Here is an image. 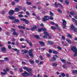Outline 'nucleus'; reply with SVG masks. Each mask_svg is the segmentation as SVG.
I'll return each instance as SVG.
<instances>
[{
    "label": "nucleus",
    "instance_id": "1",
    "mask_svg": "<svg viewBox=\"0 0 77 77\" xmlns=\"http://www.w3.org/2000/svg\"><path fill=\"white\" fill-rule=\"evenodd\" d=\"M42 29V30H43V31H44V33L45 35H44L43 36V38H47V37L50 38V36L49 35V34L46 31V29H45V28H41Z\"/></svg>",
    "mask_w": 77,
    "mask_h": 77
},
{
    "label": "nucleus",
    "instance_id": "2",
    "mask_svg": "<svg viewBox=\"0 0 77 77\" xmlns=\"http://www.w3.org/2000/svg\"><path fill=\"white\" fill-rule=\"evenodd\" d=\"M71 50L73 51L74 52L75 54H74V56L75 57V56H77V48L75 46H73L72 48H71Z\"/></svg>",
    "mask_w": 77,
    "mask_h": 77
},
{
    "label": "nucleus",
    "instance_id": "3",
    "mask_svg": "<svg viewBox=\"0 0 77 77\" xmlns=\"http://www.w3.org/2000/svg\"><path fill=\"white\" fill-rule=\"evenodd\" d=\"M22 75L24 77H25L27 75H30L31 76L32 75V73H30L29 74H28L27 72L25 71L24 73H22Z\"/></svg>",
    "mask_w": 77,
    "mask_h": 77
},
{
    "label": "nucleus",
    "instance_id": "4",
    "mask_svg": "<svg viewBox=\"0 0 77 77\" xmlns=\"http://www.w3.org/2000/svg\"><path fill=\"white\" fill-rule=\"evenodd\" d=\"M33 51L32 49H31L29 51V55L31 57H33V55L32 54V51Z\"/></svg>",
    "mask_w": 77,
    "mask_h": 77
},
{
    "label": "nucleus",
    "instance_id": "5",
    "mask_svg": "<svg viewBox=\"0 0 77 77\" xmlns=\"http://www.w3.org/2000/svg\"><path fill=\"white\" fill-rule=\"evenodd\" d=\"M12 31L13 32V35H15V36H17V35H18V34H19L18 33H17L16 32H15V31H16V29L12 28Z\"/></svg>",
    "mask_w": 77,
    "mask_h": 77
},
{
    "label": "nucleus",
    "instance_id": "6",
    "mask_svg": "<svg viewBox=\"0 0 77 77\" xmlns=\"http://www.w3.org/2000/svg\"><path fill=\"white\" fill-rule=\"evenodd\" d=\"M49 20V17L48 16H45L43 19V21H46Z\"/></svg>",
    "mask_w": 77,
    "mask_h": 77
},
{
    "label": "nucleus",
    "instance_id": "7",
    "mask_svg": "<svg viewBox=\"0 0 77 77\" xmlns=\"http://www.w3.org/2000/svg\"><path fill=\"white\" fill-rule=\"evenodd\" d=\"M75 28V26L73 24H72L71 26V30H73L74 31H77V30L76 29V30L75 31V29H74V28Z\"/></svg>",
    "mask_w": 77,
    "mask_h": 77
},
{
    "label": "nucleus",
    "instance_id": "8",
    "mask_svg": "<svg viewBox=\"0 0 77 77\" xmlns=\"http://www.w3.org/2000/svg\"><path fill=\"white\" fill-rule=\"evenodd\" d=\"M58 57V56H57V55H54V56L53 57L52 59L54 60H56L57 58Z\"/></svg>",
    "mask_w": 77,
    "mask_h": 77
},
{
    "label": "nucleus",
    "instance_id": "9",
    "mask_svg": "<svg viewBox=\"0 0 77 77\" xmlns=\"http://www.w3.org/2000/svg\"><path fill=\"white\" fill-rule=\"evenodd\" d=\"M9 18V19H10V20H15V17H14L12 16H10L8 17Z\"/></svg>",
    "mask_w": 77,
    "mask_h": 77
},
{
    "label": "nucleus",
    "instance_id": "10",
    "mask_svg": "<svg viewBox=\"0 0 77 77\" xmlns=\"http://www.w3.org/2000/svg\"><path fill=\"white\" fill-rule=\"evenodd\" d=\"M21 8V7H18V8H15L14 10V11L15 12H18L20 11V9Z\"/></svg>",
    "mask_w": 77,
    "mask_h": 77
},
{
    "label": "nucleus",
    "instance_id": "11",
    "mask_svg": "<svg viewBox=\"0 0 77 77\" xmlns=\"http://www.w3.org/2000/svg\"><path fill=\"white\" fill-rule=\"evenodd\" d=\"M14 14V10H11L9 11V14L10 15H13Z\"/></svg>",
    "mask_w": 77,
    "mask_h": 77
},
{
    "label": "nucleus",
    "instance_id": "12",
    "mask_svg": "<svg viewBox=\"0 0 77 77\" xmlns=\"http://www.w3.org/2000/svg\"><path fill=\"white\" fill-rule=\"evenodd\" d=\"M3 71L4 72V73L2 72L1 74L2 75H6V70L5 69H4Z\"/></svg>",
    "mask_w": 77,
    "mask_h": 77
},
{
    "label": "nucleus",
    "instance_id": "13",
    "mask_svg": "<svg viewBox=\"0 0 77 77\" xmlns=\"http://www.w3.org/2000/svg\"><path fill=\"white\" fill-rule=\"evenodd\" d=\"M63 22V25H66V21L65 20L63 19L62 20Z\"/></svg>",
    "mask_w": 77,
    "mask_h": 77
},
{
    "label": "nucleus",
    "instance_id": "14",
    "mask_svg": "<svg viewBox=\"0 0 77 77\" xmlns=\"http://www.w3.org/2000/svg\"><path fill=\"white\" fill-rule=\"evenodd\" d=\"M18 27L19 29H26V28L23 26H18Z\"/></svg>",
    "mask_w": 77,
    "mask_h": 77
},
{
    "label": "nucleus",
    "instance_id": "15",
    "mask_svg": "<svg viewBox=\"0 0 77 77\" xmlns=\"http://www.w3.org/2000/svg\"><path fill=\"white\" fill-rule=\"evenodd\" d=\"M39 43L40 44V45H41V46H43V45H45L44 43L42 42H39Z\"/></svg>",
    "mask_w": 77,
    "mask_h": 77
},
{
    "label": "nucleus",
    "instance_id": "16",
    "mask_svg": "<svg viewBox=\"0 0 77 77\" xmlns=\"http://www.w3.org/2000/svg\"><path fill=\"white\" fill-rule=\"evenodd\" d=\"M13 23H19L20 22V20H19L18 19H15L14 20V22L12 21Z\"/></svg>",
    "mask_w": 77,
    "mask_h": 77
},
{
    "label": "nucleus",
    "instance_id": "17",
    "mask_svg": "<svg viewBox=\"0 0 77 77\" xmlns=\"http://www.w3.org/2000/svg\"><path fill=\"white\" fill-rule=\"evenodd\" d=\"M66 41L68 43H69V44H71V41L70 40H69V39L67 38L66 39Z\"/></svg>",
    "mask_w": 77,
    "mask_h": 77
},
{
    "label": "nucleus",
    "instance_id": "18",
    "mask_svg": "<svg viewBox=\"0 0 77 77\" xmlns=\"http://www.w3.org/2000/svg\"><path fill=\"white\" fill-rule=\"evenodd\" d=\"M52 66H57V64L56 63H52Z\"/></svg>",
    "mask_w": 77,
    "mask_h": 77
},
{
    "label": "nucleus",
    "instance_id": "19",
    "mask_svg": "<svg viewBox=\"0 0 77 77\" xmlns=\"http://www.w3.org/2000/svg\"><path fill=\"white\" fill-rule=\"evenodd\" d=\"M48 44H50V45H53V42L50 41H48Z\"/></svg>",
    "mask_w": 77,
    "mask_h": 77
},
{
    "label": "nucleus",
    "instance_id": "20",
    "mask_svg": "<svg viewBox=\"0 0 77 77\" xmlns=\"http://www.w3.org/2000/svg\"><path fill=\"white\" fill-rule=\"evenodd\" d=\"M26 71H28V72H31V71H32V69L30 68H28V69Z\"/></svg>",
    "mask_w": 77,
    "mask_h": 77
},
{
    "label": "nucleus",
    "instance_id": "21",
    "mask_svg": "<svg viewBox=\"0 0 77 77\" xmlns=\"http://www.w3.org/2000/svg\"><path fill=\"white\" fill-rule=\"evenodd\" d=\"M26 5H30L32 4V2H26Z\"/></svg>",
    "mask_w": 77,
    "mask_h": 77
},
{
    "label": "nucleus",
    "instance_id": "22",
    "mask_svg": "<svg viewBox=\"0 0 77 77\" xmlns=\"http://www.w3.org/2000/svg\"><path fill=\"white\" fill-rule=\"evenodd\" d=\"M52 53L53 54H57L58 53L56 51H52Z\"/></svg>",
    "mask_w": 77,
    "mask_h": 77
},
{
    "label": "nucleus",
    "instance_id": "23",
    "mask_svg": "<svg viewBox=\"0 0 77 77\" xmlns=\"http://www.w3.org/2000/svg\"><path fill=\"white\" fill-rule=\"evenodd\" d=\"M6 49L5 48H2V51L3 52H5V51H6Z\"/></svg>",
    "mask_w": 77,
    "mask_h": 77
},
{
    "label": "nucleus",
    "instance_id": "24",
    "mask_svg": "<svg viewBox=\"0 0 77 77\" xmlns=\"http://www.w3.org/2000/svg\"><path fill=\"white\" fill-rule=\"evenodd\" d=\"M57 11L58 12H59V13H60V14L62 13V10H60V9H58L57 10Z\"/></svg>",
    "mask_w": 77,
    "mask_h": 77
},
{
    "label": "nucleus",
    "instance_id": "25",
    "mask_svg": "<svg viewBox=\"0 0 77 77\" xmlns=\"http://www.w3.org/2000/svg\"><path fill=\"white\" fill-rule=\"evenodd\" d=\"M36 29V26H35L31 28V30H34V29Z\"/></svg>",
    "mask_w": 77,
    "mask_h": 77
},
{
    "label": "nucleus",
    "instance_id": "26",
    "mask_svg": "<svg viewBox=\"0 0 77 77\" xmlns=\"http://www.w3.org/2000/svg\"><path fill=\"white\" fill-rule=\"evenodd\" d=\"M60 60L63 63H65V60L61 59Z\"/></svg>",
    "mask_w": 77,
    "mask_h": 77
},
{
    "label": "nucleus",
    "instance_id": "27",
    "mask_svg": "<svg viewBox=\"0 0 77 77\" xmlns=\"http://www.w3.org/2000/svg\"><path fill=\"white\" fill-rule=\"evenodd\" d=\"M58 5L60 6L61 8H63V5H61L60 3H58Z\"/></svg>",
    "mask_w": 77,
    "mask_h": 77
},
{
    "label": "nucleus",
    "instance_id": "28",
    "mask_svg": "<svg viewBox=\"0 0 77 77\" xmlns=\"http://www.w3.org/2000/svg\"><path fill=\"white\" fill-rule=\"evenodd\" d=\"M29 62L30 63H31L32 64H33L34 63V61L32 60H29Z\"/></svg>",
    "mask_w": 77,
    "mask_h": 77
},
{
    "label": "nucleus",
    "instance_id": "29",
    "mask_svg": "<svg viewBox=\"0 0 77 77\" xmlns=\"http://www.w3.org/2000/svg\"><path fill=\"white\" fill-rule=\"evenodd\" d=\"M18 16L19 17V18H22L23 17V15L20 14L18 15Z\"/></svg>",
    "mask_w": 77,
    "mask_h": 77
},
{
    "label": "nucleus",
    "instance_id": "30",
    "mask_svg": "<svg viewBox=\"0 0 77 77\" xmlns=\"http://www.w3.org/2000/svg\"><path fill=\"white\" fill-rule=\"evenodd\" d=\"M70 15H74V14H75L74 12H70Z\"/></svg>",
    "mask_w": 77,
    "mask_h": 77
},
{
    "label": "nucleus",
    "instance_id": "31",
    "mask_svg": "<svg viewBox=\"0 0 77 77\" xmlns=\"http://www.w3.org/2000/svg\"><path fill=\"white\" fill-rule=\"evenodd\" d=\"M39 58H40V60H44V58H42V56H41V55L40 56Z\"/></svg>",
    "mask_w": 77,
    "mask_h": 77
},
{
    "label": "nucleus",
    "instance_id": "32",
    "mask_svg": "<svg viewBox=\"0 0 77 77\" xmlns=\"http://www.w3.org/2000/svg\"><path fill=\"white\" fill-rule=\"evenodd\" d=\"M25 23H26V24H29V22L28 20L25 19Z\"/></svg>",
    "mask_w": 77,
    "mask_h": 77
},
{
    "label": "nucleus",
    "instance_id": "33",
    "mask_svg": "<svg viewBox=\"0 0 77 77\" xmlns=\"http://www.w3.org/2000/svg\"><path fill=\"white\" fill-rule=\"evenodd\" d=\"M51 28L52 29H53V30H55L56 29V27L53 26H51Z\"/></svg>",
    "mask_w": 77,
    "mask_h": 77
},
{
    "label": "nucleus",
    "instance_id": "34",
    "mask_svg": "<svg viewBox=\"0 0 77 77\" xmlns=\"http://www.w3.org/2000/svg\"><path fill=\"white\" fill-rule=\"evenodd\" d=\"M34 36L36 38H37V39H39V37L37 35H34Z\"/></svg>",
    "mask_w": 77,
    "mask_h": 77
},
{
    "label": "nucleus",
    "instance_id": "35",
    "mask_svg": "<svg viewBox=\"0 0 77 77\" xmlns=\"http://www.w3.org/2000/svg\"><path fill=\"white\" fill-rule=\"evenodd\" d=\"M23 69H25V70H26L27 71V69H28V68H27V67H26L24 66L23 67Z\"/></svg>",
    "mask_w": 77,
    "mask_h": 77
},
{
    "label": "nucleus",
    "instance_id": "36",
    "mask_svg": "<svg viewBox=\"0 0 77 77\" xmlns=\"http://www.w3.org/2000/svg\"><path fill=\"white\" fill-rule=\"evenodd\" d=\"M20 21H26V19H23V18H20Z\"/></svg>",
    "mask_w": 77,
    "mask_h": 77
},
{
    "label": "nucleus",
    "instance_id": "37",
    "mask_svg": "<svg viewBox=\"0 0 77 77\" xmlns=\"http://www.w3.org/2000/svg\"><path fill=\"white\" fill-rule=\"evenodd\" d=\"M50 19L51 20H53V16H51L50 17Z\"/></svg>",
    "mask_w": 77,
    "mask_h": 77
},
{
    "label": "nucleus",
    "instance_id": "38",
    "mask_svg": "<svg viewBox=\"0 0 77 77\" xmlns=\"http://www.w3.org/2000/svg\"><path fill=\"white\" fill-rule=\"evenodd\" d=\"M57 48H58L59 50H62V48H60V46H57Z\"/></svg>",
    "mask_w": 77,
    "mask_h": 77
},
{
    "label": "nucleus",
    "instance_id": "39",
    "mask_svg": "<svg viewBox=\"0 0 77 77\" xmlns=\"http://www.w3.org/2000/svg\"><path fill=\"white\" fill-rule=\"evenodd\" d=\"M50 15H51V16H53L54 15L53 13L51 11H50Z\"/></svg>",
    "mask_w": 77,
    "mask_h": 77
},
{
    "label": "nucleus",
    "instance_id": "40",
    "mask_svg": "<svg viewBox=\"0 0 77 77\" xmlns=\"http://www.w3.org/2000/svg\"><path fill=\"white\" fill-rule=\"evenodd\" d=\"M63 67L64 69H65L66 68V65H63Z\"/></svg>",
    "mask_w": 77,
    "mask_h": 77
},
{
    "label": "nucleus",
    "instance_id": "41",
    "mask_svg": "<svg viewBox=\"0 0 77 77\" xmlns=\"http://www.w3.org/2000/svg\"><path fill=\"white\" fill-rule=\"evenodd\" d=\"M67 36H68V37H69V38H71L72 37V35H71L70 34H68L67 35Z\"/></svg>",
    "mask_w": 77,
    "mask_h": 77
},
{
    "label": "nucleus",
    "instance_id": "42",
    "mask_svg": "<svg viewBox=\"0 0 77 77\" xmlns=\"http://www.w3.org/2000/svg\"><path fill=\"white\" fill-rule=\"evenodd\" d=\"M4 59L6 60L7 61H9V59H8V57L5 58Z\"/></svg>",
    "mask_w": 77,
    "mask_h": 77
},
{
    "label": "nucleus",
    "instance_id": "43",
    "mask_svg": "<svg viewBox=\"0 0 77 77\" xmlns=\"http://www.w3.org/2000/svg\"><path fill=\"white\" fill-rule=\"evenodd\" d=\"M35 63H38L39 62V61L38 60H35Z\"/></svg>",
    "mask_w": 77,
    "mask_h": 77
},
{
    "label": "nucleus",
    "instance_id": "44",
    "mask_svg": "<svg viewBox=\"0 0 77 77\" xmlns=\"http://www.w3.org/2000/svg\"><path fill=\"white\" fill-rule=\"evenodd\" d=\"M72 73H77V70H73L72 72Z\"/></svg>",
    "mask_w": 77,
    "mask_h": 77
},
{
    "label": "nucleus",
    "instance_id": "45",
    "mask_svg": "<svg viewBox=\"0 0 77 77\" xmlns=\"http://www.w3.org/2000/svg\"><path fill=\"white\" fill-rule=\"evenodd\" d=\"M66 25H63V29H66Z\"/></svg>",
    "mask_w": 77,
    "mask_h": 77
},
{
    "label": "nucleus",
    "instance_id": "46",
    "mask_svg": "<svg viewBox=\"0 0 77 77\" xmlns=\"http://www.w3.org/2000/svg\"><path fill=\"white\" fill-rule=\"evenodd\" d=\"M44 61H41L39 63V65H42L43 63H44Z\"/></svg>",
    "mask_w": 77,
    "mask_h": 77
},
{
    "label": "nucleus",
    "instance_id": "47",
    "mask_svg": "<svg viewBox=\"0 0 77 77\" xmlns=\"http://www.w3.org/2000/svg\"><path fill=\"white\" fill-rule=\"evenodd\" d=\"M25 39L24 38H22L20 39V41H24Z\"/></svg>",
    "mask_w": 77,
    "mask_h": 77
},
{
    "label": "nucleus",
    "instance_id": "48",
    "mask_svg": "<svg viewBox=\"0 0 77 77\" xmlns=\"http://www.w3.org/2000/svg\"><path fill=\"white\" fill-rule=\"evenodd\" d=\"M42 30V29L41 28H39L38 30V32H41Z\"/></svg>",
    "mask_w": 77,
    "mask_h": 77
},
{
    "label": "nucleus",
    "instance_id": "49",
    "mask_svg": "<svg viewBox=\"0 0 77 77\" xmlns=\"http://www.w3.org/2000/svg\"><path fill=\"white\" fill-rule=\"evenodd\" d=\"M12 67H13V68H14V70L15 71L17 70V68L16 67H15L14 66H12Z\"/></svg>",
    "mask_w": 77,
    "mask_h": 77
},
{
    "label": "nucleus",
    "instance_id": "50",
    "mask_svg": "<svg viewBox=\"0 0 77 77\" xmlns=\"http://www.w3.org/2000/svg\"><path fill=\"white\" fill-rule=\"evenodd\" d=\"M54 5H55V6L57 7V8L58 6L57 5V2H55L54 3Z\"/></svg>",
    "mask_w": 77,
    "mask_h": 77
},
{
    "label": "nucleus",
    "instance_id": "51",
    "mask_svg": "<svg viewBox=\"0 0 77 77\" xmlns=\"http://www.w3.org/2000/svg\"><path fill=\"white\" fill-rule=\"evenodd\" d=\"M72 21H75V23H76V21H77V20L75 19L74 18H72Z\"/></svg>",
    "mask_w": 77,
    "mask_h": 77
},
{
    "label": "nucleus",
    "instance_id": "52",
    "mask_svg": "<svg viewBox=\"0 0 77 77\" xmlns=\"http://www.w3.org/2000/svg\"><path fill=\"white\" fill-rule=\"evenodd\" d=\"M29 44L30 46V47H32V43L31 42H30L29 43Z\"/></svg>",
    "mask_w": 77,
    "mask_h": 77
},
{
    "label": "nucleus",
    "instance_id": "53",
    "mask_svg": "<svg viewBox=\"0 0 77 77\" xmlns=\"http://www.w3.org/2000/svg\"><path fill=\"white\" fill-rule=\"evenodd\" d=\"M62 38L63 39V40H65V37L64 36H62Z\"/></svg>",
    "mask_w": 77,
    "mask_h": 77
},
{
    "label": "nucleus",
    "instance_id": "54",
    "mask_svg": "<svg viewBox=\"0 0 77 77\" xmlns=\"http://www.w3.org/2000/svg\"><path fill=\"white\" fill-rule=\"evenodd\" d=\"M21 47L22 48H26V46L22 45L21 46Z\"/></svg>",
    "mask_w": 77,
    "mask_h": 77
},
{
    "label": "nucleus",
    "instance_id": "55",
    "mask_svg": "<svg viewBox=\"0 0 77 77\" xmlns=\"http://www.w3.org/2000/svg\"><path fill=\"white\" fill-rule=\"evenodd\" d=\"M9 70H10V69H9V68L8 67H7L6 68V71H9Z\"/></svg>",
    "mask_w": 77,
    "mask_h": 77
},
{
    "label": "nucleus",
    "instance_id": "56",
    "mask_svg": "<svg viewBox=\"0 0 77 77\" xmlns=\"http://www.w3.org/2000/svg\"><path fill=\"white\" fill-rule=\"evenodd\" d=\"M48 51L49 53H52V50H51V49L49 50Z\"/></svg>",
    "mask_w": 77,
    "mask_h": 77
},
{
    "label": "nucleus",
    "instance_id": "57",
    "mask_svg": "<svg viewBox=\"0 0 77 77\" xmlns=\"http://www.w3.org/2000/svg\"><path fill=\"white\" fill-rule=\"evenodd\" d=\"M65 2L66 4H67V5L69 3V1H65Z\"/></svg>",
    "mask_w": 77,
    "mask_h": 77
},
{
    "label": "nucleus",
    "instance_id": "58",
    "mask_svg": "<svg viewBox=\"0 0 77 77\" xmlns=\"http://www.w3.org/2000/svg\"><path fill=\"white\" fill-rule=\"evenodd\" d=\"M15 4V3L14 2H12L11 3V5H14Z\"/></svg>",
    "mask_w": 77,
    "mask_h": 77
},
{
    "label": "nucleus",
    "instance_id": "59",
    "mask_svg": "<svg viewBox=\"0 0 77 77\" xmlns=\"http://www.w3.org/2000/svg\"><path fill=\"white\" fill-rule=\"evenodd\" d=\"M8 48L9 49H11V46H10V45H9L8 46Z\"/></svg>",
    "mask_w": 77,
    "mask_h": 77
},
{
    "label": "nucleus",
    "instance_id": "60",
    "mask_svg": "<svg viewBox=\"0 0 77 77\" xmlns=\"http://www.w3.org/2000/svg\"><path fill=\"white\" fill-rule=\"evenodd\" d=\"M26 14L27 15H29V13L28 11L26 12Z\"/></svg>",
    "mask_w": 77,
    "mask_h": 77
},
{
    "label": "nucleus",
    "instance_id": "61",
    "mask_svg": "<svg viewBox=\"0 0 77 77\" xmlns=\"http://www.w3.org/2000/svg\"><path fill=\"white\" fill-rule=\"evenodd\" d=\"M61 75H62V76H63V77H65L66 75L65 74L63 73H62Z\"/></svg>",
    "mask_w": 77,
    "mask_h": 77
},
{
    "label": "nucleus",
    "instance_id": "62",
    "mask_svg": "<svg viewBox=\"0 0 77 77\" xmlns=\"http://www.w3.org/2000/svg\"><path fill=\"white\" fill-rule=\"evenodd\" d=\"M47 56L48 57H50V55L48 54H47Z\"/></svg>",
    "mask_w": 77,
    "mask_h": 77
},
{
    "label": "nucleus",
    "instance_id": "63",
    "mask_svg": "<svg viewBox=\"0 0 77 77\" xmlns=\"http://www.w3.org/2000/svg\"><path fill=\"white\" fill-rule=\"evenodd\" d=\"M13 50H14V51H18V49H16V48H13Z\"/></svg>",
    "mask_w": 77,
    "mask_h": 77
},
{
    "label": "nucleus",
    "instance_id": "64",
    "mask_svg": "<svg viewBox=\"0 0 77 77\" xmlns=\"http://www.w3.org/2000/svg\"><path fill=\"white\" fill-rule=\"evenodd\" d=\"M37 77H42V76L41 75L40 76V75L39 74H38L37 75Z\"/></svg>",
    "mask_w": 77,
    "mask_h": 77
}]
</instances>
